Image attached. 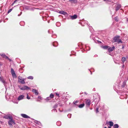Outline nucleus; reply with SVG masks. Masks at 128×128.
Wrapping results in <instances>:
<instances>
[{"label": "nucleus", "mask_w": 128, "mask_h": 128, "mask_svg": "<svg viewBox=\"0 0 128 128\" xmlns=\"http://www.w3.org/2000/svg\"><path fill=\"white\" fill-rule=\"evenodd\" d=\"M7 59H8L10 60V61H11V60L10 59H9L8 58Z\"/></svg>", "instance_id": "obj_38"}, {"label": "nucleus", "mask_w": 128, "mask_h": 128, "mask_svg": "<svg viewBox=\"0 0 128 128\" xmlns=\"http://www.w3.org/2000/svg\"><path fill=\"white\" fill-rule=\"evenodd\" d=\"M24 97V96L23 95H21L19 96L18 98V100H20L23 99Z\"/></svg>", "instance_id": "obj_10"}, {"label": "nucleus", "mask_w": 128, "mask_h": 128, "mask_svg": "<svg viewBox=\"0 0 128 128\" xmlns=\"http://www.w3.org/2000/svg\"><path fill=\"white\" fill-rule=\"evenodd\" d=\"M50 97H48L47 98H46L47 100H50Z\"/></svg>", "instance_id": "obj_35"}, {"label": "nucleus", "mask_w": 128, "mask_h": 128, "mask_svg": "<svg viewBox=\"0 0 128 128\" xmlns=\"http://www.w3.org/2000/svg\"><path fill=\"white\" fill-rule=\"evenodd\" d=\"M16 0H15V1L14 2V3H13V4H12V5H13V4H14V3L16 2Z\"/></svg>", "instance_id": "obj_41"}, {"label": "nucleus", "mask_w": 128, "mask_h": 128, "mask_svg": "<svg viewBox=\"0 0 128 128\" xmlns=\"http://www.w3.org/2000/svg\"><path fill=\"white\" fill-rule=\"evenodd\" d=\"M0 80L4 84H5V83H6L4 81L3 78H2L1 77H0Z\"/></svg>", "instance_id": "obj_14"}, {"label": "nucleus", "mask_w": 128, "mask_h": 128, "mask_svg": "<svg viewBox=\"0 0 128 128\" xmlns=\"http://www.w3.org/2000/svg\"><path fill=\"white\" fill-rule=\"evenodd\" d=\"M11 73L13 78H16V76L14 70L12 68L11 69Z\"/></svg>", "instance_id": "obj_2"}, {"label": "nucleus", "mask_w": 128, "mask_h": 128, "mask_svg": "<svg viewBox=\"0 0 128 128\" xmlns=\"http://www.w3.org/2000/svg\"><path fill=\"white\" fill-rule=\"evenodd\" d=\"M124 65H123V67H124Z\"/></svg>", "instance_id": "obj_45"}, {"label": "nucleus", "mask_w": 128, "mask_h": 128, "mask_svg": "<svg viewBox=\"0 0 128 128\" xmlns=\"http://www.w3.org/2000/svg\"><path fill=\"white\" fill-rule=\"evenodd\" d=\"M121 7V4H117L116 6V11H118V10Z\"/></svg>", "instance_id": "obj_7"}, {"label": "nucleus", "mask_w": 128, "mask_h": 128, "mask_svg": "<svg viewBox=\"0 0 128 128\" xmlns=\"http://www.w3.org/2000/svg\"><path fill=\"white\" fill-rule=\"evenodd\" d=\"M115 47L114 46L112 47H110L108 49V50L109 52H110L112 51L114 49Z\"/></svg>", "instance_id": "obj_9"}, {"label": "nucleus", "mask_w": 128, "mask_h": 128, "mask_svg": "<svg viewBox=\"0 0 128 128\" xmlns=\"http://www.w3.org/2000/svg\"><path fill=\"white\" fill-rule=\"evenodd\" d=\"M86 104L88 106H89L90 104V100L89 99H87L86 100Z\"/></svg>", "instance_id": "obj_11"}, {"label": "nucleus", "mask_w": 128, "mask_h": 128, "mask_svg": "<svg viewBox=\"0 0 128 128\" xmlns=\"http://www.w3.org/2000/svg\"><path fill=\"white\" fill-rule=\"evenodd\" d=\"M28 79L32 80L33 79V77L32 76H30L28 77Z\"/></svg>", "instance_id": "obj_21"}, {"label": "nucleus", "mask_w": 128, "mask_h": 128, "mask_svg": "<svg viewBox=\"0 0 128 128\" xmlns=\"http://www.w3.org/2000/svg\"><path fill=\"white\" fill-rule=\"evenodd\" d=\"M56 124L58 126H60L61 124V122H60V121L58 122H56Z\"/></svg>", "instance_id": "obj_17"}, {"label": "nucleus", "mask_w": 128, "mask_h": 128, "mask_svg": "<svg viewBox=\"0 0 128 128\" xmlns=\"http://www.w3.org/2000/svg\"><path fill=\"white\" fill-rule=\"evenodd\" d=\"M10 119V120L9 121H10V122H13L12 119V118L11 119Z\"/></svg>", "instance_id": "obj_27"}, {"label": "nucleus", "mask_w": 128, "mask_h": 128, "mask_svg": "<svg viewBox=\"0 0 128 128\" xmlns=\"http://www.w3.org/2000/svg\"><path fill=\"white\" fill-rule=\"evenodd\" d=\"M54 43H56V44H57V43L56 42H54V43H53V46H54Z\"/></svg>", "instance_id": "obj_36"}, {"label": "nucleus", "mask_w": 128, "mask_h": 128, "mask_svg": "<svg viewBox=\"0 0 128 128\" xmlns=\"http://www.w3.org/2000/svg\"><path fill=\"white\" fill-rule=\"evenodd\" d=\"M50 98H53L54 97V95L52 94H50Z\"/></svg>", "instance_id": "obj_23"}, {"label": "nucleus", "mask_w": 128, "mask_h": 128, "mask_svg": "<svg viewBox=\"0 0 128 128\" xmlns=\"http://www.w3.org/2000/svg\"><path fill=\"white\" fill-rule=\"evenodd\" d=\"M3 118H4L8 119H11L12 118V116H10L8 115H5L3 116Z\"/></svg>", "instance_id": "obj_6"}, {"label": "nucleus", "mask_w": 128, "mask_h": 128, "mask_svg": "<svg viewBox=\"0 0 128 128\" xmlns=\"http://www.w3.org/2000/svg\"><path fill=\"white\" fill-rule=\"evenodd\" d=\"M58 24H60V23H59V22H58V23H57L56 24V26H57V25Z\"/></svg>", "instance_id": "obj_39"}, {"label": "nucleus", "mask_w": 128, "mask_h": 128, "mask_svg": "<svg viewBox=\"0 0 128 128\" xmlns=\"http://www.w3.org/2000/svg\"><path fill=\"white\" fill-rule=\"evenodd\" d=\"M124 48V46H122V48Z\"/></svg>", "instance_id": "obj_44"}, {"label": "nucleus", "mask_w": 128, "mask_h": 128, "mask_svg": "<svg viewBox=\"0 0 128 128\" xmlns=\"http://www.w3.org/2000/svg\"><path fill=\"white\" fill-rule=\"evenodd\" d=\"M103 48L104 49H106L108 48V46H103Z\"/></svg>", "instance_id": "obj_24"}, {"label": "nucleus", "mask_w": 128, "mask_h": 128, "mask_svg": "<svg viewBox=\"0 0 128 128\" xmlns=\"http://www.w3.org/2000/svg\"><path fill=\"white\" fill-rule=\"evenodd\" d=\"M125 84H126V83L124 82V85H122V87H124L125 86Z\"/></svg>", "instance_id": "obj_33"}, {"label": "nucleus", "mask_w": 128, "mask_h": 128, "mask_svg": "<svg viewBox=\"0 0 128 128\" xmlns=\"http://www.w3.org/2000/svg\"><path fill=\"white\" fill-rule=\"evenodd\" d=\"M110 0H107L108 1H110Z\"/></svg>", "instance_id": "obj_43"}, {"label": "nucleus", "mask_w": 128, "mask_h": 128, "mask_svg": "<svg viewBox=\"0 0 128 128\" xmlns=\"http://www.w3.org/2000/svg\"><path fill=\"white\" fill-rule=\"evenodd\" d=\"M69 1L74 2L76 1V0H69Z\"/></svg>", "instance_id": "obj_29"}, {"label": "nucleus", "mask_w": 128, "mask_h": 128, "mask_svg": "<svg viewBox=\"0 0 128 128\" xmlns=\"http://www.w3.org/2000/svg\"><path fill=\"white\" fill-rule=\"evenodd\" d=\"M70 17L69 18H70L72 20H74L77 18V16L76 15H74V16H70Z\"/></svg>", "instance_id": "obj_5"}, {"label": "nucleus", "mask_w": 128, "mask_h": 128, "mask_svg": "<svg viewBox=\"0 0 128 128\" xmlns=\"http://www.w3.org/2000/svg\"><path fill=\"white\" fill-rule=\"evenodd\" d=\"M71 115L70 114H68V116L69 118H70L71 117Z\"/></svg>", "instance_id": "obj_32"}, {"label": "nucleus", "mask_w": 128, "mask_h": 128, "mask_svg": "<svg viewBox=\"0 0 128 128\" xmlns=\"http://www.w3.org/2000/svg\"><path fill=\"white\" fill-rule=\"evenodd\" d=\"M57 104H56L54 106V108H56L57 107Z\"/></svg>", "instance_id": "obj_31"}, {"label": "nucleus", "mask_w": 128, "mask_h": 128, "mask_svg": "<svg viewBox=\"0 0 128 128\" xmlns=\"http://www.w3.org/2000/svg\"><path fill=\"white\" fill-rule=\"evenodd\" d=\"M104 128H107L106 127H105Z\"/></svg>", "instance_id": "obj_46"}, {"label": "nucleus", "mask_w": 128, "mask_h": 128, "mask_svg": "<svg viewBox=\"0 0 128 128\" xmlns=\"http://www.w3.org/2000/svg\"><path fill=\"white\" fill-rule=\"evenodd\" d=\"M21 116L23 118H30V117L25 114H21Z\"/></svg>", "instance_id": "obj_8"}, {"label": "nucleus", "mask_w": 128, "mask_h": 128, "mask_svg": "<svg viewBox=\"0 0 128 128\" xmlns=\"http://www.w3.org/2000/svg\"><path fill=\"white\" fill-rule=\"evenodd\" d=\"M32 92H34L36 95H37L38 94V91L35 89H33L32 90Z\"/></svg>", "instance_id": "obj_13"}, {"label": "nucleus", "mask_w": 128, "mask_h": 128, "mask_svg": "<svg viewBox=\"0 0 128 128\" xmlns=\"http://www.w3.org/2000/svg\"><path fill=\"white\" fill-rule=\"evenodd\" d=\"M98 112V108H96V113H97Z\"/></svg>", "instance_id": "obj_34"}, {"label": "nucleus", "mask_w": 128, "mask_h": 128, "mask_svg": "<svg viewBox=\"0 0 128 128\" xmlns=\"http://www.w3.org/2000/svg\"><path fill=\"white\" fill-rule=\"evenodd\" d=\"M38 98H41V97L40 96H39L38 97Z\"/></svg>", "instance_id": "obj_40"}, {"label": "nucleus", "mask_w": 128, "mask_h": 128, "mask_svg": "<svg viewBox=\"0 0 128 128\" xmlns=\"http://www.w3.org/2000/svg\"><path fill=\"white\" fill-rule=\"evenodd\" d=\"M56 95H57L58 96H59V94H58V93L57 92H56Z\"/></svg>", "instance_id": "obj_37"}, {"label": "nucleus", "mask_w": 128, "mask_h": 128, "mask_svg": "<svg viewBox=\"0 0 128 128\" xmlns=\"http://www.w3.org/2000/svg\"><path fill=\"white\" fill-rule=\"evenodd\" d=\"M114 20L115 21H116V22H118V17H116L114 18Z\"/></svg>", "instance_id": "obj_22"}, {"label": "nucleus", "mask_w": 128, "mask_h": 128, "mask_svg": "<svg viewBox=\"0 0 128 128\" xmlns=\"http://www.w3.org/2000/svg\"><path fill=\"white\" fill-rule=\"evenodd\" d=\"M84 106V104H81L80 105L78 106V107L79 108H82Z\"/></svg>", "instance_id": "obj_16"}, {"label": "nucleus", "mask_w": 128, "mask_h": 128, "mask_svg": "<svg viewBox=\"0 0 128 128\" xmlns=\"http://www.w3.org/2000/svg\"><path fill=\"white\" fill-rule=\"evenodd\" d=\"M114 128H118V126L117 124H116L114 125Z\"/></svg>", "instance_id": "obj_18"}, {"label": "nucleus", "mask_w": 128, "mask_h": 128, "mask_svg": "<svg viewBox=\"0 0 128 128\" xmlns=\"http://www.w3.org/2000/svg\"><path fill=\"white\" fill-rule=\"evenodd\" d=\"M109 124H110V126H113V123L112 122H111V121L110 122Z\"/></svg>", "instance_id": "obj_19"}, {"label": "nucleus", "mask_w": 128, "mask_h": 128, "mask_svg": "<svg viewBox=\"0 0 128 128\" xmlns=\"http://www.w3.org/2000/svg\"><path fill=\"white\" fill-rule=\"evenodd\" d=\"M126 60V58L125 57H123L122 60V61L124 62Z\"/></svg>", "instance_id": "obj_20"}, {"label": "nucleus", "mask_w": 128, "mask_h": 128, "mask_svg": "<svg viewBox=\"0 0 128 128\" xmlns=\"http://www.w3.org/2000/svg\"><path fill=\"white\" fill-rule=\"evenodd\" d=\"M104 1H105L106 0H104Z\"/></svg>", "instance_id": "obj_47"}, {"label": "nucleus", "mask_w": 128, "mask_h": 128, "mask_svg": "<svg viewBox=\"0 0 128 128\" xmlns=\"http://www.w3.org/2000/svg\"><path fill=\"white\" fill-rule=\"evenodd\" d=\"M26 98H27L28 99H29L30 98V96H28V94H27Z\"/></svg>", "instance_id": "obj_30"}, {"label": "nucleus", "mask_w": 128, "mask_h": 128, "mask_svg": "<svg viewBox=\"0 0 128 128\" xmlns=\"http://www.w3.org/2000/svg\"><path fill=\"white\" fill-rule=\"evenodd\" d=\"M1 56L3 58H8V57L6 56L4 54H0Z\"/></svg>", "instance_id": "obj_15"}, {"label": "nucleus", "mask_w": 128, "mask_h": 128, "mask_svg": "<svg viewBox=\"0 0 128 128\" xmlns=\"http://www.w3.org/2000/svg\"><path fill=\"white\" fill-rule=\"evenodd\" d=\"M21 90H28L30 89V88L26 86H24L22 88H20Z\"/></svg>", "instance_id": "obj_3"}, {"label": "nucleus", "mask_w": 128, "mask_h": 128, "mask_svg": "<svg viewBox=\"0 0 128 128\" xmlns=\"http://www.w3.org/2000/svg\"><path fill=\"white\" fill-rule=\"evenodd\" d=\"M10 121H9L8 122V124L9 125H10V126H12V124H11V122H10Z\"/></svg>", "instance_id": "obj_25"}, {"label": "nucleus", "mask_w": 128, "mask_h": 128, "mask_svg": "<svg viewBox=\"0 0 128 128\" xmlns=\"http://www.w3.org/2000/svg\"><path fill=\"white\" fill-rule=\"evenodd\" d=\"M120 38V36H116L114 38L113 42H117L118 44H122V42Z\"/></svg>", "instance_id": "obj_1"}, {"label": "nucleus", "mask_w": 128, "mask_h": 128, "mask_svg": "<svg viewBox=\"0 0 128 128\" xmlns=\"http://www.w3.org/2000/svg\"><path fill=\"white\" fill-rule=\"evenodd\" d=\"M78 102V101L76 100V101H74V104H76V103H77Z\"/></svg>", "instance_id": "obj_26"}, {"label": "nucleus", "mask_w": 128, "mask_h": 128, "mask_svg": "<svg viewBox=\"0 0 128 128\" xmlns=\"http://www.w3.org/2000/svg\"><path fill=\"white\" fill-rule=\"evenodd\" d=\"M18 81L19 82L22 84H24L25 83L24 79L23 78H19Z\"/></svg>", "instance_id": "obj_4"}, {"label": "nucleus", "mask_w": 128, "mask_h": 128, "mask_svg": "<svg viewBox=\"0 0 128 128\" xmlns=\"http://www.w3.org/2000/svg\"><path fill=\"white\" fill-rule=\"evenodd\" d=\"M108 128H111L110 126H108Z\"/></svg>", "instance_id": "obj_42"}, {"label": "nucleus", "mask_w": 128, "mask_h": 128, "mask_svg": "<svg viewBox=\"0 0 128 128\" xmlns=\"http://www.w3.org/2000/svg\"><path fill=\"white\" fill-rule=\"evenodd\" d=\"M59 13L60 14H61L64 15H66L67 14L66 12H65L63 11H60L59 12Z\"/></svg>", "instance_id": "obj_12"}, {"label": "nucleus", "mask_w": 128, "mask_h": 128, "mask_svg": "<svg viewBox=\"0 0 128 128\" xmlns=\"http://www.w3.org/2000/svg\"><path fill=\"white\" fill-rule=\"evenodd\" d=\"M17 0H16V1H17Z\"/></svg>", "instance_id": "obj_48"}, {"label": "nucleus", "mask_w": 128, "mask_h": 128, "mask_svg": "<svg viewBox=\"0 0 128 128\" xmlns=\"http://www.w3.org/2000/svg\"><path fill=\"white\" fill-rule=\"evenodd\" d=\"M12 9H10L8 11V13H9L12 10Z\"/></svg>", "instance_id": "obj_28"}]
</instances>
